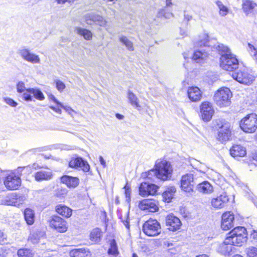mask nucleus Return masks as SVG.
<instances>
[{
    "mask_svg": "<svg viewBox=\"0 0 257 257\" xmlns=\"http://www.w3.org/2000/svg\"><path fill=\"white\" fill-rule=\"evenodd\" d=\"M155 169H152L143 174V177L152 180L153 177L163 181L167 180L171 177L173 169L171 163L166 160L158 159L156 161Z\"/></svg>",
    "mask_w": 257,
    "mask_h": 257,
    "instance_id": "1",
    "label": "nucleus"
},
{
    "mask_svg": "<svg viewBox=\"0 0 257 257\" xmlns=\"http://www.w3.org/2000/svg\"><path fill=\"white\" fill-rule=\"evenodd\" d=\"M216 48L221 55L220 65L223 69L232 71L238 68V60L235 56L231 54L230 50L227 46L221 44L218 45Z\"/></svg>",
    "mask_w": 257,
    "mask_h": 257,
    "instance_id": "2",
    "label": "nucleus"
},
{
    "mask_svg": "<svg viewBox=\"0 0 257 257\" xmlns=\"http://www.w3.org/2000/svg\"><path fill=\"white\" fill-rule=\"evenodd\" d=\"M227 237L233 245L240 246L247 241L246 230L242 226L235 227L228 233Z\"/></svg>",
    "mask_w": 257,
    "mask_h": 257,
    "instance_id": "3",
    "label": "nucleus"
},
{
    "mask_svg": "<svg viewBox=\"0 0 257 257\" xmlns=\"http://www.w3.org/2000/svg\"><path fill=\"white\" fill-rule=\"evenodd\" d=\"M231 96V92L228 88L222 87L215 93L213 99L218 106L224 107L230 104Z\"/></svg>",
    "mask_w": 257,
    "mask_h": 257,
    "instance_id": "4",
    "label": "nucleus"
},
{
    "mask_svg": "<svg viewBox=\"0 0 257 257\" xmlns=\"http://www.w3.org/2000/svg\"><path fill=\"white\" fill-rule=\"evenodd\" d=\"M239 126L245 133H254L257 129V114L254 113L247 114L240 120Z\"/></svg>",
    "mask_w": 257,
    "mask_h": 257,
    "instance_id": "5",
    "label": "nucleus"
},
{
    "mask_svg": "<svg viewBox=\"0 0 257 257\" xmlns=\"http://www.w3.org/2000/svg\"><path fill=\"white\" fill-rule=\"evenodd\" d=\"M1 174L5 176L4 184L6 188L9 190H15L21 185V179L15 172L1 171Z\"/></svg>",
    "mask_w": 257,
    "mask_h": 257,
    "instance_id": "6",
    "label": "nucleus"
},
{
    "mask_svg": "<svg viewBox=\"0 0 257 257\" xmlns=\"http://www.w3.org/2000/svg\"><path fill=\"white\" fill-rule=\"evenodd\" d=\"M144 232L150 236H155L161 233V226L156 219H150L143 225Z\"/></svg>",
    "mask_w": 257,
    "mask_h": 257,
    "instance_id": "7",
    "label": "nucleus"
},
{
    "mask_svg": "<svg viewBox=\"0 0 257 257\" xmlns=\"http://www.w3.org/2000/svg\"><path fill=\"white\" fill-rule=\"evenodd\" d=\"M216 122L217 123L216 127L219 128L217 139L221 142L228 141L231 136L229 123L223 122L220 120H217Z\"/></svg>",
    "mask_w": 257,
    "mask_h": 257,
    "instance_id": "8",
    "label": "nucleus"
},
{
    "mask_svg": "<svg viewBox=\"0 0 257 257\" xmlns=\"http://www.w3.org/2000/svg\"><path fill=\"white\" fill-rule=\"evenodd\" d=\"M232 76L238 82L245 85H249L254 80V77L248 73L247 69L245 68L233 73Z\"/></svg>",
    "mask_w": 257,
    "mask_h": 257,
    "instance_id": "9",
    "label": "nucleus"
},
{
    "mask_svg": "<svg viewBox=\"0 0 257 257\" xmlns=\"http://www.w3.org/2000/svg\"><path fill=\"white\" fill-rule=\"evenodd\" d=\"M195 179V175L193 173H190L183 175L181 179L182 190L189 194L192 193Z\"/></svg>",
    "mask_w": 257,
    "mask_h": 257,
    "instance_id": "10",
    "label": "nucleus"
},
{
    "mask_svg": "<svg viewBox=\"0 0 257 257\" xmlns=\"http://www.w3.org/2000/svg\"><path fill=\"white\" fill-rule=\"evenodd\" d=\"M49 223L50 227L58 232L64 233L67 230L68 225L67 222L59 216H53L49 220Z\"/></svg>",
    "mask_w": 257,
    "mask_h": 257,
    "instance_id": "11",
    "label": "nucleus"
},
{
    "mask_svg": "<svg viewBox=\"0 0 257 257\" xmlns=\"http://www.w3.org/2000/svg\"><path fill=\"white\" fill-rule=\"evenodd\" d=\"M139 207L146 212H155L159 210L158 202L153 199H143L140 202Z\"/></svg>",
    "mask_w": 257,
    "mask_h": 257,
    "instance_id": "12",
    "label": "nucleus"
},
{
    "mask_svg": "<svg viewBox=\"0 0 257 257\" xmlns=\"http://www.w3.org/2000/svg\"><path fill=\"white\" fill-rule=\"evenodd\" d=\"M84 19L86 24L89 25L95 23L101 27H105L107 24V21L102 16L94 13L86 14Z\"/></svg>",
    "mask_w": 257,
    "mask_h": 257,
    "instance_id": "13",
    "label": "nucleus"
},
{
    "mask_svg": "<svg viewBox=\"0 0 257 257\" xmlns=\"http://www.w3.org/2000/svg\"><path fill=\"white\" fill-rule=\"evenodd\" d=\"M214 112L211 104L207 101L202 103L200 106V113L202 119L205 121H209Z\"/></svg>",
    "mask_w": 257,
    "mask_h": 257,
    "instance_id": "14",
    "label": "nucleus"
},
{
    "mask_svg": "<svg viewBox=\"0 0 257 257\" xmlns=\"http://www.w3.org/2000/svg\"><path fill=\"white\" fill-rule=\"evenodd\" d=\"M159 187L154 184L143 182L139 188L140 195L145 197L148 195H154L156 194Z\"/></svg>",
    "mask_w": 257,
    "mask_h": 257,
    "instance_id": "15",
    "label": "nucleus"
},
{
    "mask_svg": "<svg viewBox=\"0 0 257 257\" xmlns=\"http://www.w3.org/2000/svg\"><path fill=\"white\" fill-rule=\"evenodd\" d=\"M69 166L75 169L81 168L84 172H88L90 169V166L87 162L80 157L71 158L69 163Z\"/></svg>",
    "mask_w": 257,
    "mask_h": 257,
    "instance_id": "16",
    "label": "nucleus"
},
{
    "mask_svg": "<svg viewBox=\"0 0 257 257\" xmlns=\"http://www.w3.org/2000/svg\"><path fill=\"white\" fill-rule=\"evenodd\" d=\"M19 54L25 60L33 64L40 63V59L38 55L31 53L30 51L26 48H22L19 51Z\"/></svg>",
    "mask_w": 257,
    "mask_h": 257,
    "instance_id": "17",
    "label": "nucleus"
},
{
    "mask_svg": "<svg viewBox=\"0 0 257 257\" xmlns=\"http://www.w3.org/2000/svg\"><path fill=\"white\" fill-rule=\"evenodd\" d=\"M229 201V197L226 192H223L219 196L213 198L211 200V206L216 209L223 208Z\"/></svg>",
    "mask_w": 257,
    "mask_h": 257,
    "instance_id": "18",
    "label": "nucleus"
},
{
    "mask_svg": "<svg viewBox=\"0 0 257 257\" xmlns=\"http://www.w3.org/2000/svg\"><path fill=\"white\" fill-rule=\"evenodd\" d=\"M234 248L233 245L226 237L222 242L217 244L216 250L222 254L228 255Z\"/></svg>",
    "mask_w": 257,
    "mask_h": 257,
    "instance_id": "19",
    "label": "nucleus"
},
{
    "mask_svg": "<svg viewBox=\"0 0 257 257\" xmlns=\"http://www.w3.org/2000/svg\"><path fill=\"white\" fill-rule=\"evenodd\" d=\"M166 225L170 230L174 231L180 228L181 222L178 217L170 214L166 217Z\"/></svg>",
    "mask_w": 257,
    "mask_h": 257,
    "instance_id": "20",
    "label": "nucleus"
},
{
    "mask_svg": "<svg viewBox=\"0 0 257 257\" xmlns=\"http://www.w3.org/2000/svg\"><path fill=\"white\" fill-rule=\"evenodd\" d=\"M234 215L231 212H226L222 215L221 227L223 230H228L233 226Z\"/></svg>",
    "mask_w": 257,
    "mask_h": 257,
    "instance_id": "21",
    "label": "nucleus"
},
{
    "mask_svg": "<svg viewBox=\"0 0 257 257\" xmlns=\"http://www.w3.org/2000/svg\"><path fill=\"white\" fill-rule=\"evenodd\" d=\"M187 94L189 99L193 102L198 101L202 98V92L200 89L196 86L188 88Z\"/></svg>",
    "mask_w": 257,
    "mask_h": 257,
    "instance_id": "22",
    "label": "nucleus"
},
{
    "mask_svg": "<svg viewBox=\"0 0 257 257\" xmlns=\"http://www.w3.org/2000/svg\"><path fill=\"white\" fill-rule=\"evenodd\" d=\"M61 181L70 188H75L78 186L79 184V179L78 178L68 175H64L61 177Z\"/></svg>",
    "mask_w": 257,
    "mask_h": 257,
    "instance_id": "23",
    "label": "nucleus"
},
{
    "mask_svg": "<svg viewBox=\"0 0 257 257\" xmlns=\"http://www.w3.org/2000/svg\"><path fill=\"white\" fill-rule=\"evenodd\" d=\"M53 174L50 170H42L36 172L34 177L37 181L49 180L52 178Z\"/></svg>",
    "mask_w": 257,
    "mask_h": 257,
    "instance_id": "24",
    "label": "nucleus"
},
{
    "mask_svg": "<svg viewBox=\"0 0 257 257\" xmlns=\"http://www.w3.org/2000/svg\"><path fill=\"white\" fill-rule=\"evenodd\" d=\"M257 7V5L251 0H243L242 4V9L243 12L248 15L253 13L254 10Z\"/></svg>",
    "mask_w": 257,
    "mask_h": 257,
    "instance_id": "25",
    "label": "nucleus"
},
{
    "mask_svg": "<svg viewBox=\"0 0 257 257\" xmlns=\"http://www.w3.org/2000/svg\"><path fill=\"white\" fill-rule=\"evenodd\" d=\"M197 190L203 194H209L214 191L213 186L208 181H204L199 183L197 186Z\"/></svg>",
    "mask_w": 257,
    "mask_h": 257,
    "instance_id": "26",
    "label": "nucleus"
},
{
    "mask_svg": "<svg viewBox=\"0 0 257 257\" xmlns=\"http://www.w3.org/2000/svg\"><path fill=\"white\" fill-rule=\"evenodd\" d=\"M230 154L233 157H243L246 154L245 149L238 145H233L230 149Z\"/></svg>",
    "mask_w": 257,
    "mask_h": 257,
    "instance_id": "27",
    "label": "nucleus"
},
{
    "mask_svg": "<svg viewBox=\"0 0 257 257\" xmlns=\"http://www.w3.org/2000/svg\"><path fill=\"white\" fill-rule=\"evenodd\" d=\"M55 210L58 214L67 218L70 217L72 214V210L71 208L62 204L57 205Z\"/></svg>",
    "mask_w": 257,
    "mask_h": 257,
    "instance_id": "28",
    "label": "nucleus"
},
{
    "mask_svg": "<svg viewBox=\"0 0 257 257\" xmlns=\"http://www.w3.org/2000/svg\"><path fill=\"white\" fill-rule=\"evenodd\" d=\"M70 257H89L90 252L86 248H75L70 251Z\"/></svg>",
    "mask_w": 257,
    "mask_h": 257,
    "instance_id": "29",
    "label": "nucleus"
},
{
    "mask_svg": "<svg viewBox=\"0 0 257 257\" xmlns=\"http://www.w3.org/2000/svg\"><path fill=\"white\" fill-rule=\"evenodd\" d=\"M127 98L131 104L137 108L138 110H141V106L139 104V100L138 97L131 91L127 92Z\"/></svg>",
    "mask_w": 257,
    "mask_h": 257,
    "instance_id": "30",
    "label": "nucleus"
},
{
    "mask_svg": "<svg viewBox=\"0 0 257 257\" xmlns=\"http://www.w3.org/2000/svg\"><path fill=\"white\" fill-rule=\"evenodd\" d=\"M75 32L78 35L83 37L86 40H90L92 38V33L89 30L80 27H77L75 29Z\"/></svg>",
    "mask_w": 257,
    "mask_h": 257,
    "instance_id": "31",
    "label": "nucleus"
},
{
    "mask_svg": "<svg viewBox=\"0 0 257 257\" xmlns=\"http://www.w3.org/2000/svg\"><path fill=\"white\" fill-rule=\"evenodd\" d=\"M208 57V53L205 51H196L192 56V59L197 63H202L206 60Z\"/></svg>",
    "mask_w": 257,
    "mask_h": 257,
    "instance_id": "32",
    "label": "nucleus"
},
{
    "mask_svg": "<svg viewBox=\"0 0 257 257\" xmlns=\"http://www.w3.org/2000/svg\"><path fill=\"white\" fill-rule=\"evenodd\" d=\"M176 191L174 186H170L163 193L162 196L165 201L170 202Z\"/></svg>",
    "mask_w": 257,
    "mask_h": 257,
    "instance_id": "33",
    "label": "nucleus"
},
{
    "mask_svg": "<svg viewBox=\"0 0 257 257\" xmlns=\"http://www.w3.org/2000/svg\"><path fill=\"white\" fill-rule=\"evenodd\" d=\"M102 236V232L101 230L98 228H96L93 229L90 232V239L93 243H97L100 241Z\"/></svg>",
    "mask_w": 257,
    "mask_h": 257,
    "instance_id": "34",
    "label": "nucleus"
},
{
    "mask_svg": "<svg viewBox=\"0 0 257 257\" xmlns=\"http://www.w3.org/2000/svg\"><path fill=\"white\" fill-rule=\"evenodd\" d=\"M25 219L27 223L32 225L34 222L35 214L34 211L30 208H26L24 212Z\"/></svg>",
    "mask_w": 257,
    "mask_h": 257,
    "instance_id": "35",
    "label": "nucleus"
},
{
    "mask_svg": "<svg viewBox=\"0 0 257 257\" xmlns=\"http://www.w3.org/2000/svg\"><path fill=\"white\" fill-rule=\"evenodd\" d=\"M215 3L219 10V15L221 17L226 16L229 13L228 8L224 6L221 1H217Z\"/></svg>",
    "mask_w": 257,
    "mask_h": 257,
    "instance_id": "36",
    "label": "nucleus"
},
{
    "mask_svg": "<svg viewBox=\"0 0 257 257\" xmlns=\"http://www.w3.org/2000/svg\"><path fill=\"white\" fill-rule=\"evenodd\" d=\"M16 196V193H12L8 195L2 201L3 204L6 205H12L15 206V200Z\"/></svg>",
    "mask_w": 257,
    "mask_h": 257,
    "instance_id": "37",
    "label": "nucleus"
},
{
    "mask_svg": "<svg viewBox=\"0 0 257 257\" xmlns=\"http://www.w3.org/2000/svg\"><path fill=\"white\" fill-rule=\"evenodd\" d=\"M129 211H124L123 214H121L119 218L124 226L126 227L127 231L130 230V221H129Z\"/></svg>",
    "mask_w": 257,
    "mask_h": 257,
    "instance_id": "38",
    "label": "nucleus"
},
{
    "mask_svg": "<svg viewBox=\"0 0 257 257\" xmlns=\"http://www.w3.org/2000/svg\"><path fill=\"white\" fill-rule=\"evenodd\" d=\"M120 42L125 45L128 50L132 51L134 50L133 43L125 36H122L119 37Z\"/></svg>",
    "mask_w": 257,
    "mask_h": 257,
    "instance_id": "39",
    "label": "nucleus"
},
{
    "mask_svg": "<svg viewBox=\"0 0 257 257\" xmlns=\"http://www.w3.org/2000/svg\"><path fill=\"white\" fill-rule=\"evenodd\" d=\"M17 254L19 257H33L34 253L30 249L21 248L18 250Z\"/></svg>",
    "mask_w": 257,
    "mask_h": 257,
    "instance_id": "40",
    "label": "nucleus"
},
{
    "mask_svg": "<svg viewBox=\"0 0 257 257\" xmlns=\"http://www.w3.org/2000/svg\"><path fill=\"white\" fill-rule=\"evenodd\" d=\"M31 93H32V96L36 99L39 100H43L45 99V96L42 92L38 88H31L30 90Z\"/></svg>",
    "mask_w": 257,
    "mask_h": 257,
    "instance_id": "41",
    "label": "nucleus"
},
{
    "mask_svg": "<svg viewBox=\"0 0 257 257\" xmlns=\"http://www.w3.org/2000/svg\"><path fill=\"white\" fill-rule=\"evenodd\" d=\"M208 36L206 34H203L201 37L200 39L196 42V45L198 47L208 46L210 47L209 44Z\"/></svg>",
    "mask_w": 257,
    "mask_h": 257,
    "instance_id": "42",
    "label": "nucleus"
},
{
    "mask_svg": "<svg viewBox=\"0 0 257 257\" xmlns=\"http://www.w3.org/2000/svg\"><path fill=\"white\" fill-rule=\"evenodd\" d=\"M108 253L114 256H116L118 253L116 243L114 239H112L110 242V247L108 250Z\"/></svg>",
    "mask_w": 257,
    "mask_h": 257,
    "instance_id": "43",
    "label": "nucleus"
},
{
    "mask_svg": "<svg viewBox=\"0 0 257 257\" xmlns=\"http://www.w3.org/2000/svg\"><path fill=\"white\" fill-rule=\"evenodd\" d=\"M27 198L24 195H20L16 193V196L15 200V206H19L23 204L26 201Z\"/></svg>",
    "mask_w": 257,
    "mask_h": 257,
    "instance_id": "44",
    "label": "nucleus"
},
{
    "mask_svg": "<svg viewBox=\"0 0 257 257\" xmlns=\"http://www.w3.org/2000/svg\"><path fill=\"white\" fill-rule=\"evenodd\" d=\"M247 257H257V248L250 246L246 249Z\"/></svg>",
    "mask_w": 257,
    "mask_h": 257,
    "instance_id": "45",
    "label": "nucleus"
},
{
    "mask_svg": "<svg viewBox=\"0 0 257 257\" xmlns=\"http://www.w3.org/2000/svg\"><path fill=\"white\" fill-rule=\"evenodd\" d=\"M248 46L249 47V52L250 54L257 63V49L250 44H248Z\"/></svg>",
    "mask_w": 257,
    "mask_h": 257,
    "instance_id": "46",
    "label": "nucleus"
},
{
    "mask_svg": "<svg viewBox=\"0 0 257 257\" xmlns=\"http://www.w3.org/2000/svg\"><path fill=\"white\" fill-rule=\"evenodd\" d=\"M31 88L27 89L23 94V98L27 101H31L33 100L32 93H30Z\"/></svg>",
    "mask_w": 257,
    "mask_h": 257,
    "instance_id": "47",
    "label": "nucleus"
},
{
    "mask_svg": "<svg viewBox=\"0 0 257 257\" xmlns=\"http://www.w3.org/2000/svg\"><path fill=\"white\" fill-rule=\"evenodd\" d=\"M125 190V195L126 198V201L129 203L131 202V187L129 186L126 183V185L123 188Z\"/></svg>",
    "mask_w": 257,
    "mask_h": 257,
    "instance_id": "48",
    "label": "nucleus"
},
{
    "mask_svg": "<svg viewBox=\"0 0 257 257\" xmlns=\"http://www.w3.org/2000/svg\"><path fill=\"white\" fill-rule=\"evenodd\" d=\"M55 83L57 89L60 92H62L66 88L65 84L60 80H55Z\"/></svg>",
    "mask_w": 257,
    "mask_h": 257,
    "instance_id": "49",
    "label": "nucleus"
},
{
    "mask_svg": "<svg viewBox=\"0 0 257 257\" xmlns=\"http://www.w3.org/2000/svg\"><path fill=\"white\" fill-rule=\"evenodd\" d=\"M60 107L63 108L72 117H73L74 114L76 113V112L70 106H64L62 103Z\"/></svg>",
    "mask_w": 257,
    "mask_h": 257,
    "instance_id": "50",
    "label": "nucleus"
},
{
    "mask_svg": "<svg viewBox=\"0 0 257 257\" xmlns=\"http://www.w3.org/2000/svg\"><path fill=\"white\" fill-rule=\"evenodd\" d=\"M29 239L33 243L38 242L39 236L37 233L34 232L31 233L29 237Z\"/></svg>",
    "mask_w": 257,
    "mask_h": 257,
    "instance_id": "51",
    "label": "nucleus"
},
{
    "mask_svg": "<svg viewBox=\"0 0 257 257\" xmlns=\"http://www.w3.org/2000/svg\"><path fill=\"white\" fill-rule=\"evenodd\" d=\"M26 89L24 82L20 81L17 84V90L19 93L24 92Z\"/></svg>",
    "mask_w": 257,
    "mask_h": 257,
    "instance_id": "52",
    "label": "nucleus"
},
{
    "mask_svg": "<svg viewBox=\"0 0 257 257\" xmlns=\"http://www.w3.org/2000/svg\"><path fill=\"white\" fill-rule=\"evenodd\" d=\"M3 99L7 104L12 107H16L18 105V103L11 98L4 97Z\"/></svg>",
    "mask_w": 257,
    "mask_h": 257,
    "instance_id": "53",
    "label": "nucleus"
},
{
    "mask_svg": "<svg viewBox=\"0 0 257 257\" xmlns=\"http://www.w3.org/2000/svg\"><path fill=\"white\" fill-rule=\"evenodd\" d=\"M66 195V192L65 189H58L56 191V193L55 195L58 197L62 198L65 197Z\"/></svg>",
    "mask_w": 257,
    "mask_h": 257,
    "instance_id": "54",
    "label": "nucleus"
},
{
    "mask_svg": "<svg viewBox=\"0 0 257 257\" xmlns=\"http://www.w3.org/2000/svg\"><path fill=\"white\" fill-rule=\"evenodd\" d=\"M48 98L50 100H51L55 102L57 105H59L60 106V105L62 104V103L59 102L55 97V96L52 94H50L48 95Z\"/></svg>",
    "mask_w": 257,
    "mask_h": 257,
    "instance_id": "55",
    "label": "nucleus"
},
{
    "mask_svg": "<svg viewBox=\"0 0 257 257\" xmlns=\"http://www.w3.org/2000/svg\"><path fill=\"white\" fill-rule=\"evenodd\" d=\"M49 107L57 113H58L59 114H61L62 113V110L61 109V107L59 105H58L57 106L51 105L49 106Z\"/></svg>",
    "mask_w": 257,
    "mask_h": 257,
    "instance_id": "56",
    "label": "nucleus"
},
{
    "mask_svg": "<svg viewBox=\"0 0 257 257\" xmlns=\"http://www.w3.org/2000/svg\"><path fill=\"white\" fill-rule=\"evenodd\" d=\"M165 11L166 10L164 9H160L157 13V17L159 18H164Z\"/></svg>",
    "mask_w": 257,
    "mask_h": 257,
    "instance_id": "57",
    "label": "nucleus"
},
{
    "mask_svg": "<svg viewBox=\"0 0 257 257\" xmlns=\"http://www.w3.org/2000/svg\"><path fill=\"white\" fill-rule=\"evenodd\" d=\"M25 167H19L17 169L12 171V172H15V174L16 175H19L21 177V176L22 175V172L23 171V169H25Z\"/></svg>",
    "mask_w": 257,
    "mask_h": 257,
    "instance_id": "58",
    "label": "nucleus"
},
{
    "mask_svg": "<svg viewBox=\"0 0 257 257\" xmlns=\"http://www.w3.org/2000/svg\"><path fill=\"white\" fill-rule=\"evenodd\" d=\"M6 239V235L2 231H1V230H0V243H5Z\"/></svg>",
    "mask_w": 257,
    "mask_h": 257,
    "instance_id": "59",
    "label": "nucleus"
},
{
    "mask_svg": "<svg viewBox=\"0 0 257 257\" xmlns=\"http://www.w3.org/2000/svg\"><path fill=\"white\" fill-rule=\"evenodd\" d=\"M250 237L255 241H257V230H253L250 234Z\"/></svg>",
    "mask_w": 257,
    "mask_h": 257,
    "instance_id": "60",
    "label": "nucleus"
},
{
    "mask_svg": "<svg viewBox=\"0 0 257 257\" xmlns=\"http://www.w3.org/2000/svg\"><path fill=\"white\" fill-rule=\"evenodd\" d=\"M174 16V14L171 12H167L165 11L164 18L165 19H170L173 18Z\"/></svg>",
    "mask_w": 257,
    "mask_h": 257,
    "instance_id": "61",
    "label": "nucleus"
},
{
    "mask_svg": "<svg viewBox=\"0 0 257 257\" xmlns=\"http://www.w3.org/2000/svg\"><path fill=\"white\" fill-rule=\"evenodd\" d=\"M47 148L45 147H42V148L34 149L33 150V151L34 153H39L42 151H46V150H47Z\"/></svg>",
    "mask_w": 257,
    "mask_h": 257,
    "instance_id": "62",
    "label": "nucleus"
},
{
    "mask_svg": "<svg viewBox=\"0 0 257 257\" xmlns=\"http://www.w3.org/2000/svg\"><path fill=\"white\" fill-rule=\"evenodd\" d=\"M55 2L58 4V5H64L66 2L69 3V0H55Z\"/></svg>",
    "mask_w": 257,
    "mask_h": 257,
    "instance_id": "63",
    "label": "nucleus"
},
{
    "mask_svg": "<svg viewBox=\"0 0 257 257\" xmlns=\"http://www.w3.org/2000/svg\"><path fill=\"white\" fill-rule=\"evenodd\" d=\"M99 161L100 162V164L103 166V167L104 168L105 167V166H106L105 161L103 159V158L102 156L99 157Z\"/></svg>",
    "mask_w": 257,
    "mask_h": 257,
    "instance_id": "64",
    "label": "nucleus"
}]
</instances>
